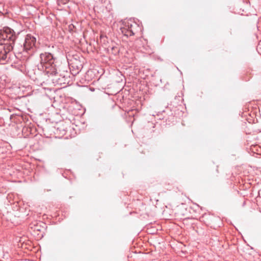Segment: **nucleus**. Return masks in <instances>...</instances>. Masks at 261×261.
Instances as JSON below:
<instances>
[{
  "label": "nucleus",
  "instance_id": "1",
  "mask_svg": "<svg viewBox=\"0 0 261 261\" xmlns=\"http://www.w3.org/2000/svg\"><path fill=\"white\" fill-rule=\"evenodd\" d=\"M16 38L14 31L8 27L0 30V63L4 64L7 61L10 51Z\"/></svg>",
  "mask_w": 261,
  "mask_h": 261
},
{
  "label": "nucleus",
  "instance_id": "2",
  "mask_svg": "<svg viewBox=\"0 0 261 261\" xmlns=\"http://www.w3.org/2000/svg\"><path fill=\"white\" fill-rule=\"evenodd\" d=\"M54 63L53 56L49 54L45 53L40 55V63L46 69L52 67Z\"/></svg>",
  "mask_w": 261,
  "mask_h": 261
},
{
  "label": "nucleus",
  "instance_id": "3",
  "mask_svg": "<svg viewBox=\"0 0 261 261\" xmlns=\"http://www.w3.org/2000/svg\"><path fill=\"white\" fill-rule=\"evenodd\" d=\"M36 39L34 37L31 35H27L25 42L24 43V48L26 50H29L32 48L35 44Z\"/></svg>",
  "mask_w": 261,
  "mask_h": 261
},
{
  "label": "nucleus",
  "instance_id": "4",
  "mask_svg": "<svg viewBox=\"0 0 261 261\" xmlns=\"http://www.w3.org/2000/svg\"><path fill=\"white\" fill-rule=\"evenodd\" d=\"M121 30L122 33L125 36H132L134 34L132 30L127 29L125 28H121Z\"/></svg>",
  "mask_w": 261,
  "mask_h": 261
}]
</instances>
